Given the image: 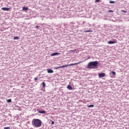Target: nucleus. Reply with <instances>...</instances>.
Returning <instances> with one entry per match:
<instances>
[{
    "label": "nucleus",
    "mask_w": 129,
    "mask_h": 129,
    "mask_svg": "<svg viewBox=\"0 0 129 129\" xmlns=\"http://www.w3.org/2000/svg\"><path fill=\"white\" fill-rule=\"evenodd\" d=\"M32 125L34 127H40L42 126V121L39 119H33L32 121Z\"/></svg>",
    "instance_id": "f257e3e1"
},
{
    "label": "nucleus",
    "mask_w": 129,
    "mask_h": 129,
    "mask_svg": "<svg viewBox=\"0 0 129 129\" xmlns=\"http://www.w3.org/2000/svg\"><path fill=\"white\" fill-rule=\"evenodd\" d=\"M98 66V61H91L88 63L87 66V68H91L94 69L95 67H97Z\"/></svg>",
    "instance_id": "f03ea898"
},
{
    "label": "nucleus",
    "mask_w": 129,
    "mask_h": 129,
    "mask_svg": "<svg viewBox=\"0 0 129 129\" xmlns=\"http://www.w3.org/2000/svg\"><path fill=\"white\" fill-rule=\"evenodd\" d=\"M78 64H80V62H79L78 63H71L69 65H65L61 67H56L55 68V69H59V68H65V67H68V66H74V65H78Z\"/></svg>",
    "instance_id": "7ed1b4c3"
},
{
    "label": "nucleus",
    "mask_w": 129,
    "mask_h": 129,
    "mask_svg": "<svg viewBox=\"0 0 129 129\" xmlns=\"http://www.w3.org/2000/svg\"><path fill=\"white\" fill-rule=\"evenodd\" d=\"M60 53L59 52H54L50 54V56H58V55H60Z\"/></svg>",
    "instance_id": "20e7f679"
},
{
    "label": "nucleus",
    "mask_w": 129,
    "mask_h": 129,
    "mask_svg": "<svg viewBox=\"0 0 129 129\" xmlns=\"http://www.w3.org/2000/svg\"><path fill=\"white\" fill-rule=\"evenodd\" d=\"M47 71L48 73H54V71L52 69H48Z\"/></svg>",
    "instance_id": "39448f33"
},
{
    "label": "nucleus",
    "mask_w": 129,
    "mask_h": 129,
    "mask_svg": "<svg viewBox=\"0 0 129 129\" xmlns=\"http://www.w3.org/2000/svg\"><path fill=\"white\" fill-rule=\"evenodd\" d=\"M105 76V74L104 73H101L99 74V77H104Z\"/></svg>",
    "instance_id": "423d86ee"
},
{
    "label": "nucleus",
    "mask_w": 129,
    "mask_h": 129,
    "mask_svg": "<svg viewBox=\"0 0 129 129\" xmlns=\"http://www.w3.org/2000/svg\"><path fill=\"white\" fill-rule=\"evenodd\" d=\"M115 43L116 42L113 41H109L108 42V44H109V45H111L112 44H115Z\"/></svg>",
    "instance_id": "0eeeda50"
},
{
    "label": "nucleus",
    "mask_w": 129,
    "mask_h": 129,
    "mask_svg": "<svg viewBox=\"0 0 129 129\" xmlns=\"http://www.w3.org/2000/svg\"><path fill=\"white\" fill-rule=\"evenodd\" d=\"M38 112H39V113L44 114V113H46V111L43 110H39V111H38Z\"/></svg>",
    "instance_id": "6e6552de"
},
{
    "label": "nucleus",
    "mask_w": 129,
    "mask_h": 129,
    "mask_svg": "<svg viewBox=\"0 0 129 129\" xmlns=\"http://www.w3.org/2000/svg\"><path fill=\"white\" fill-rule=\"evenodd\" d=\"M67 88L68 89H69V90H72V89H73V88H72V87L71 85H68L67 86Z\"/></svg>",
    "instance_id": "1a4fd4ad"
},
{
    "label": "nucleus",
    "mask_w": 129,
    "mask_h": 129,
    "mask_svg": "<svg viewBox=\"0 0 129 129\" xmlns=\"http://www.w3.org/2000/svg\"><path fill=\"white\" fill-rule=\"evenodd\" d=\"M2 10H3V11H9V10H10V8H2Z\"/></svg>",
    "instance_id": "9d476101"
},
{
    "label": "nucleus",
    "mask_w": 129,
    "mask_h": 129,
    "mask_svg": "<svg viewBox=\"0 0 129 129\" xmlns=\"http://www.w3.org/2000/svg\"><path fill=\"white\" fill-rule=\"evenodd\" d=\"M23 11H27V10H29V8L28 7H23L22 8Z\"/></svg>",
    "instance_id": "9b49d317"
},
{
    "label": "nucleus",
    "mask_w": 129,
    "mask_h": 129,
    "mask_svg": "<svg viewBox=\"0 0 129 129\" xmlns=\"http://www.w3.org/2000/svg\"><path fill=\"white\" fill-rule=\"evenodd\" d=\"M20 39V37H18V36H14V40H19Z\"/></svg>",
    "instance_id": "f8f14e48"
},
{
    "label": "nucleus",
    "mask_w": 129,
    "mask_h": 129,
    "mask_svg": "<svg viewBox=\"0 0 129 129\" xmlns=\"http://www.w3.org/2000/svg\"><path fill=\"white\" fill-rule=\"evenodd\" d=\"M42 87L44 88H45V87H46V83H45V82H43L42 83Z\"/></svg>",
    "instance_id": "ddd939ff"
},
{
    "label": "nucleus",
    "mask_w": 129,
    "mask_h": 129,
    "mask_svg": "<svg viewBox=\"0 0 129 129\" xmlns=\"http://www.w3.org/2000/svg\"><path fill=\"white\" fill-rule=\"evenodd\" d=\"M92 32L91 30H86L84 31L85 33H90Z\"/></svg>",
    "instance_id": "4468645a"
},
{
    "label": "nucleus",
    "mask_w": 129,
    "mask_h": 129,
    "mask_svg": "<svg viewBox=\"0 0 129 129\" xmlns=\"http://www.w3.org/2000/svg\"><path fill=\"white\" fill-rule=\"evenodd\" d=\"M7 101L8 103L12 102V99H9L8 100H7Z\"/></svg>",
    "instance_id": "2eb2a0df"
},
{
    "label": "nucleus",
    "mask_w": 129,
    "mask_h": 129,
    "mask_svg": "<svg viewBox=\"0 0 129 129\" xmlns=\"http://www.w3.org/2000/svg\"><path fill=\"white\" fill-rule=\"evenodd\" d=\"M88 107H94V105H90L88 106Z\"/></svg>",
    "instance_id": "dca6fc26"
},
{
    "label": "nucleus",
    "mask_w": 129,
    "mask_h": 129,
    "mask_svg": "<svg viewBox=\"0 0 129 129\" xmlns=\"http://www.w3.org/2000/svg\"><path fill=\"white\" fill-rule=\"evenodd\" d=\"M109 3H110V4H115V2L114 1H110V2H109Z\"/></svg>",
    "instance_id": "f3484780"
},
{
    "label": "nucleus",
    "mask_w": 129,
    "mask_h": 129,
    "mask_svg": "<svg viewBox=\"0 0 129 129\" xmlns=\"http://www.w3.org/2000/svg\"><path fill=\"white\" fill-rule=\"evenodd\" d=\"M111 73L113 75H115L116 74L115 72H112Z\"/></svg>",
    "instance_id": "a211bd4d"
},
{
    "label": "nucleus",
    "mask_w": 129,
    "mask_h": 129,
    "mask_svg": "<svg viewBox=\"0 0 129 129\" xmlns=\"http://www.w3.org/2000/svg\"><path fill=\"white\" fill-rule=\"evenodd\" d=\"M10 127H4V129H10Z\"/></svg>",
    "instance_id": "6ab92c4d"
},
{
    "label": "nucleus",
    "mask_w": 129,
    "mask_h": 129,
    "mask_svg": "<svg viewBox=\"0 0 129 129\" xmlns=\"http://www.w3.org/2000/svg\"><path fill=\"white\" fill-rule=\"evenodd\" d=\"M108 12L109 13H113V11H112V10H109Z\"/></svg>",
    "instance_id": "aec40b11"
},
{
    "label": "nucleus",
    "mask_w": 129,
    "mask_h": 129,
    "mask_svg": "<svg viewBox=\"0 0 129 129\" xmlns=\"http://www.w3.org/2000/svg\"><path fill=\"white\" fill-rule=\"evenodd\" d=\"M35 28H36V29H39V26H36L35 27Z\"/></svg>",
    "instance_id": "412c9836"
},
{
    "label": "nucleus",
    "mask_w": 129,
    "mask_h": 129,
    "mask_svg": "<svg viewBox=\"0 0 129 129\" xmlns=\"http://www.w3.org/2000/svg\"><path fill=\"white\" fill-rule=\"evenodd\" d=\"M54 123H55V122H54L53 121H51V124H54Z\"/></svg>",
    "instance_id": "4be33fe9"
},
{
    "label": "nucleus",
    "mask_w": 129,
    "mask_h": 129,
    "mask_svg": "<svg viewBox=\"0 0 129 129\" xmlns=\"http://www.w3.org/2000/svg\"><path fill=\"white\" fill-rule=\"evenodd\" d=\"M34 80H35V81H36V80H38V78H34Z\"/></svg>",
    "instance_id": "5701e85b"
},
{
    "label": "nucleus",
    "mask_w": 129,
    "mask_h": 129,
    "mask_svg": "<svg viewBox=\"0 0 129 129\" xmlns=\"http://www.w3.org/2000/svg\"><path fill=\"white\" fill-rule=\"evenodd\" d=\"M100 0H96V2H97V3H99V1H100Z\"/></svg>",
    "instance_id": "b1692460"
},
{
    "label": "nucleus",
    "mask_w": 129,
    "mask_h": 129,
    "mask_svg": "<svg viewBox=\"0 0 129 129\" xmlns=\"http://www.w3.org/2000/svg\"><path fill=\"white\" fill-rule=\"evenodd\" d=\"M122 12H123V13H125V11H122Z\"/></svg>",
    "instance_id": "393cba45"
},
{
    "label": "nucleus",
    "mask_w": 129,
    "mask_h": 129,
    "mask_svg": "<svg viewBox=\"0 0 129 129\" xmlns=\"http://www.w3.org/2000/svg\"><path fill=\"white\" fill-rule=\"evenodd\" d=\"M71 52H74V50H71Z\"/></svg>",
    "instance_id": "a878e982"
}]
</instances>
